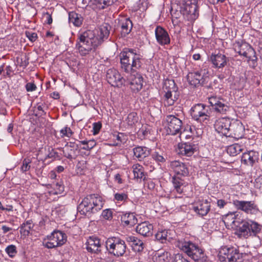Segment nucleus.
I'll return each instance as SVG.
<instances>
[{"label": "nucleus", "instance_id": "f8f14e48", "mask_svg": "<svg viewBox=\"0 0 262 262\" xmlns=\"http://www.w3.org/2000/svg\"><path fill=\"white\" fill-rule=\"evenodd\" d=\"M190 114L194 120L201 123H207L209 120L210 117L206 105L202 103L193 105L191 108Z\"/></svg>", "mask_w": 262, "mask_h": 262}, {"label": "nucleus", "instance_id": "680f3d73", "mask_svg": "<svg viewBox=\"0 0 262 262\" xmlns=\"http://www.w3.org/2000/svg\"><path fill=\"white\" fill-rule=\"evenodd\" d=\"M149 129L147 128L146 126H142L141 128L140 129V130L138 132V134L139 135H142V136L144 137L147 136V135L149 134Z\"/></svg>", "mask_w": 262, "mask_h": 262}, {"label": "nucleus", "instance_id": "e433bc0d", "mask_svg": "<svg viewBox=\"0 0 262 262\" xmlns=\"http://www.w3.org/2000/svg\"><path fill=\"white\" fill-rule=\"evenodd\" d=\"M69 18L70 23L73 24L75 27H80L82 24L83 17L75 12L69 13Z\"/></svg>", "mask_w": 262, "mask_h": 262}, {"label": "nucleus", "instance_id": "2eb2a0df", "mask_svg": "<svg viewBox=\"0 0 262 262\" xmlns=\"http://www.w3.org/2000/svg\"><path fill=\"white\" fill-rule=\"evenodd\" d=\"M106 77L107 82L114 87L121 88L125 82V79L119 72L114 68L107 71Z\"/></svg>", "mask_w": 262, "mask_h": 262}, {"label": "nucleus", "instance_id": "49530a36", "mask_svg": "<svg viewBox=\"0 0 262 262\" xmlns=\"http://www.w3.org/2000/svg\"><path fill=\"white\" fill-rule=\"evenodd\" d=\"M169 256L170 254L168 252H163L162 253L155 255L154 257V261L155 262H165L169 260Z\"/></svg>", "mask_w": 262, "mask_h": 262}, {"label": "nucleus", "instance_id": "774afa93", "mask_svg": "<svg viewBox=\"0 0 262 262\" xmlns=\"http://www.w3.org/2000/svg\"><path fill=\"white\" fill-rule=\"evenodd\" d=\"M113 137H114V139H116L117 140V141L116 142V145H118V144H120L121 142H122V141H121V137L119 135V134H114L113 135Z\"/></svg>", "mask_w": 262, "mask_h": 262}, {"label": "nucleus", "instance_id": "79ce46f5", "mask_svg": "<svg viewBox=\"0 0 262 262\" xmlns=\"http://www.w3.org/2000/svg\"><path fill=\"white\" fill-rule=\"evenodd\" d=\"M33 227V225L32 221L31 220L27 221L21 225L20 232L24 235H28L30 230Z\"/></svg>", "mask_w": 262, "mask_h": 262}, {"label": "nucleus", "instance_id": "37998d69", "mask_svg": "<svg viewBox=\"0 0 262 262\" xmlns=\"http://www.w3.org/2000/svg\"><path fill=\"white\" fill-rule=\"evenodd\" d=\"M128 196L127 192H116L114 194V201L116 203L124 204L127 202Z\"/></svg>", "mask_w": 262, "mask_h": 262}, {"label": "nucleus", "instance_id": "b1692460", "mask_svg": "<svg viewBox=\"0 0 262 262\" xmlns=\"http://www.w3.org/2000/svg\"><path fill=\"white\" fill-rule=\"evenodd\" d=\"M202 132L201 129H196L194 126H187L181 132L180 138L181 140L190 139L194 137H199Z\"/></svg>", "mask_w": 262, "mask_h": 262}, {"label": "nucleus", "instance_id": "13d9d810", "mask_svg": "<svg viewBox=\"0 0 262 262\" xmlns=\"http://www.w3.org/2000/svg\"><path fill=\"white\" fill-rule=\"evenodd\" d=\"M254 187L262 192V175L255 180Z\"/></svg>", "mask_w": 262, "mask_h": 262}, {"label": "nucleus", "instance_id": "ddd939ff", "mask_svg": "<svg viewBox=\"0 0 262 262\" xmlns=\"http://www.w3.org/2000/svg\"><path fill=\"white\" fill-rule=\"evenodd\" d=\"M208 71L206 69L189 72L187 75V81L189 85L197 87L203 85L207 77Z\"/></svg>", "mask_w": 262, "mask_h": 262}, {"label": "nucleus", "instance_id": "cd10ccee", "mask_svg": "<svg viewBox=\"0 0 262 262\" xmlns=\"http://www.w3.org/2000/svg\"><path fill=\"white\" fill-rule=\"evenodd\" d=\"M194 145L187 143H179L176 149L179 155L187 157L191 156L194 154Z\"/></svg>", "mask_w": 262, "mask_h": 262}, {"label": "nucleus", "instance_id": "c85d7f7f", "mask_svg": "<svg viewBox=\"0 0 262 262\" xmlns=\"http://www.w3.org/2000/svg\"><path fill=\"white\" fill-rule=\"evenodd\" d=\"M153 225L148 222H142L137 226L136 231L144 236H150L152 235Z\"/></svg>", "mask_w": 262, "mask_h": 262}, {"label": "nucleus", "instance_id": "58836bf2", "mask_svg": "<svg viewBox=\"0 0 262 262\" xmlns=\"http://www.w3.org/2000/svg\"><path fill=\"white\" fill-rule=\"evenodd\" d=\"M132 23L129 18H125L121 23V34L123 36L128 34L132 28Z\"/></svg>", "mask_w": 262, "mask_h": 262}, {"label": "nucleus", "instance_id": "4d7b16f0", "mask_svg": "<svg viewBox=\"0 0 262 262\" xmlns=\"http://www.w3.org/2000/svg\"><path fill=\"white\" fill-rule=\"evenodd\" d=\"M102 127V124L100 122H95L93 124V134L94 135H97Z\"/></svg>", "mask_w": 262, "mask_h": 262}, {"label": "nucleus", "instance_id": "e2e57ef3", "mask_svg": "<svg viewBox=\"0 0 262 262\" xmlns=\"http://www.w3.org/2000/svg\"><path fill=\"white\" fill-rule=\"evenodd\" d=\"M175 262H189L185 258H184L182 254H178L176 255L174 258Z\"/></svg>", "mask_w": 262, "mask_h": 262}, {"label": "nucleus", "instance_id": "7c9ffc66", "mask_svg": "<svg viewBox=\"0 0 262 262\" xmlns=\"http://www.w3.org/2000/svg\"><path fill=\"white\" fill-rule=\"evenodd\" d=\"M78 145H75L74 143L70 142L68 144L64 150H62L64 156L69 159H75L76 157V152Z\"/></svg>", "mask_w": 262, "mask_h": 262}, {"label": "nucleus", "instance_id": "052dcab7", "mask_svg": "<svg viewBox=\"0 0 262 262\" xmlns=\"http://www.w3.org/2000/svg\"><path fill=\"white\" fill-rule=\"evenodd\" d=\"M37 87L35 84L32 82H29L26 85V89L28 92H32L36 90Z\"/></svg>", "mask_w": 262, "mask_h": 262}, {"label": "nucleus", "instance_id": "4be33fe9", "mask_svg": "<svg viewBox=\"0 0 262 262\" xmlns=\"http://www.w3.org/2000/svg\"><path fill=\"white\" fill-rule=\"evenodd\" d=\"M155 36L157 42L161 46L168 45L170 38L168 32L162 27L158 26L155 29Z\"/></svg>", "mask_w": 262, "mask_h": 262}, {"label": "nucleus", "instance_id": "9d476101", "mask_svg": "<svg viewBox=\"0 0 262 262\" xmlns=\"http://www.w3.org/2000/svg\"><path fill=\"white\" fill-rule=\"evenodd\" d=\"M67 241V236L64 232L54 230L43 240V245L48 249H52L62 246Z\"/></svg>", "mask_w": 262, "mask_h": 262}, {"label": "nucleus", "instance_id": "a211bd4d", "mask_svg": "<svg viewBox=\"0 0 262 262\" xmlns=\"http://www.w3.org/2000/svg\"><path fill=\"white\" fill-rule=\"evenodd\" d=\"M170 169L177 177H186L189 174L187 165L179 160L171 161L170 163Z\"/></svg>", "mask_w": 262, "mask_h": 262}, {"label": "nucleus", "instance_id": "a878e982", "mask_svg": "<svg viewBox=\"0 0 262 262\" xmlns=\"http://www.w3.org/2000/svg\"><path fill=\"white\" fill-rule=\"evenodd\" d=\"M129 81L130 88L134 93H137L142 89L143 78L140 74L131 75Z\"/></svg>", "mask_w": 262, "mask_h": 262}, {"label": "nucleus", "instance_id": "f3484780", "mask_svg": "<svg viewBox=\"0 0 262 262\" xmlns=\"http://www.w3.org/2000/svg\"><path fill=\"white\" fill-rule=\"evenodd\" d=\"M210 202L207 199L199 198L193 204V210L201 216L206 215L210 210Z\"/></svg>", "mask_w": 262, "mask_h": 262}, {"label": "nucleus", "instance_id": "bf43d9fd", "mask_svg": "<svg viewBox=\"0 0 262 262\" xmlns=\"http://www.w3.org/2000/svg\"><path fill=\"white\" fill-rule=\"evenodd\" d=\"M208 101L213 108L219 102H221V100H220L216 97L212 96L208 98Z\"/></svg>", "mask_w": 262, "mask_h": 262}, {"label": "nucleus", "instance_id": "a19ab883", "mask_svg": "<svg viewBox=\"0 0 262 262\" xmlns=\"http://www.w3.org/2000/svg\"><path fill=\"white\" fill-rule=\"evenodd\" d=\"M64 190V186L63 183L62 181H59L57 182L55 184L53 185L52 189L49 190L48 193L50 195H57L62 193Z\"/></svg>", "mask_w": 262, "mask_h": 262}, {"label": "nucleus", "instance_id": "5701e85b", "mask_svg": "<svg viewBox=\"0 0 262 262\" xmlns=\"http://www.w3.org/2000/svg\"><path fill=\"white\" fill-rule=\"evenodd\" d=\"M118 1V0H89L88 6L97 12L106 8Z\"/></svg>", "mask_w": 262, "mask_h": 262}, {"label": "nucleus", "instance_id": "8fccbe9b", "mask_svg": "<svg viewBox=\"0 0 262 262\" xmlns=\"http://www.w3.org/2000/svg\"><path fill=\"white\" fill-rule=\"evenodd\" d=\"M60 136L62 138H64L66 137L70 138L72 136L73 132L72 131L70 127L65 126L60 130Z\"/></svg>", "mask_w": 262, "mask_h": 262}, {"label": "nucleus", "instance_id": "6e6d98bb", "mask_svg": "<svg viewBox=\"0 0 262 262\" xmlns=\"http://www.w3.org/2000/svg\"><path fill=\"white\" fill-rule=\"evenodd\" d=\"M26 37L31 42H34L37 38V34L35 32L27 31L25 32Z\"/></svg>", "mask_w": 262, "mask_h": 262}, {"label": "nucleus", "instance_id": "6e6552de", "mask_svg": "<svg viewBox=\"0 0 262 262\" xmlns=\"http://www.w3.org/2000/svg\"><path fill=\"white\" fill-rule=\"evenodd\" d=\"M180 12L188 21H194L199 15L198 0H180Z\"/></svg>", "mask_w": 262, "mask_h": 262}, {"label": "nucleus", "instance_id": "72a5a7b5", "mask_svg": "<svg viewBox=\"0 0 262 262\" xmlns=\"http://www.w3.org/2000/svg\"><path fill=\"white\" fill-rule=\"evenodd\" d=\"M180 177L173 176L172 178V182L174 187L173 192L176 191L179 194L183 193L184 185V181Z\"/></svg>", "mask_w": 262, "mask_h": 262}, {"label": "nucleus", "instance_id": "39448f33", "mask_svg": "<svg viewBox=\"0 0 262 262\" xmlns=\"http://www.w3.org/2000/svg\"><path fill=\"white\" fill-rule=\"evenodd\" d=\"M233 48L236 53L247 58L251 68L254 69L257 67L258 58L256 52L249 44L238 41L234 43Z\"/></svg>", "mask_w": 262, "mask_h": 262}, {"label": "nucleus", "instance_id": "4c0bfd02", "mask_svg": "<svg viewBox=\"0 0 262 262\" xmlns=\"http://www.w3.org/2000/svg\"><path fill=\"white\" fill-rule=\"evenodd\" d=\"M244 148L243 145L235 143L228 146L227 152L231 156H235L240 154Z\"/></svg>", "mask_w": 262, "mask_h": 262}, {"label": "nucleus", "instance_id": "9b49d317", "mask_svg": "<svg viewBox=\"0 0 262 262\" xmlns=\"http://www.w3.org/2000/svg\"><path fill=\"white\" fill-rule=\"evenodd\" d=\"M235 208L250 215H256L260 212L258 205L254 201L234 200L233 203Z\"/></svg>", "mask_w": 262, "mask_h": 262}, {"label": "nucleus", "instance_id": "412c9836", "mask_svg": "<svg viewBox=\"0 0 262 262\" xmlns=\"http://www.w3.org/2000/svg\"><path fill=\"white\" fill-rule=\"evenodd\" d=\"M232 120L227 117L219 118L214 124V128L216 131L226 136L229 132V130Z\"/></svg>", "mask_w": 262, "mask_h": 262}, {"label": "nucleus", "instance_id": "0e129e2a", "mask_svg": "<svg viewBox=\"0 0 262 262\" xmlns=\"http://www.w3.org/2000/svg\"><path fill=\"white\" fill-rule=\"evenodd\" d=\"M44 16L46 17L45 23L50 25L53 22L52 17L51 14L49 12H47L43 14Z\"/></svg>", "mask_w": 262, "mask_h": 262}, {"label": "nucleus", "instance_id": "864d4df0", "mask_svg": "<svg viewBox=\"0 0 262 262\" xmlns=\"http://www.w3.org/2000/svg\"><path fill=\"white\" fill-rule=\"evenodd\" d=\"M152 157L154 159V160H155L158 162L163 163L165 161V159L164 158V157L162 155L160 154L159 152L156 151L154 152L152 154Z\"/></svg>", "mask_w": 262, "mask_h": 262}, {"label": "nucleus", "instance_id": "5fc2aeb1", "mask_svg": "<svg viewBox=\"0 0 262 262\" xmlns=\"http://www.w3.org/2000/svg\"><path fill=\"white\" fill-rule=\"evenodd\" d=\"M31 161L29 159H25L23 162V164L21 166V170L23 172H26L29 170L30 168V163Z\"/></svg>", "mask_w": 262, "mask_h": 262}, {"label": "nucleus", "instance_id": "09e8293b", "mask_svg": "<svg viewBox=\"0 0 262 262\" xmlns=\"http://www.w3.org/2000/svg\"><path fill=\"white\" fill-rule=\"evenodd\" d=\"M213 109L217 112L224 114L228 110V107L227 105H225L224 103L221 101L213 108Z\"/></svg>", "mask_w": 262, "mask_h": 262}, {"label": "nucleus", "instance_id": "69168bd1", "mask_svg": "<svg viewBox=\"0 0 262 262\" xmlns=\"http://www.w3.org/2000/svg\"><path fill=\"white\" fill-rule=\"evenodd\" d=\"M1 229L3 231V233L4 234H6V233L11 231L12 230V228L7 225H2L1 226Z\"/></svg>", "mask_w": 262, "mask_h": 262}, {"label": "nucleus", "instance_id": "3c124183", "mask_svg": "<svg viewBox=\"0 0 262 262\" xmlns=\"http://www.w3.org/2000/svg\"><path fill=\"white\" fill-rule=\"evenodd\" d=\"M5 251L10 257H13L17 253L16 247L13 245H9L6 247Z\"/></svg>", "mask_w": 262, "mask_h": 262}, {"label": "nucleus", "instance_id": "0eeeda50", "mask_svg": "<svg viewBox=\"0 0 262 262\" xmlns=\"http://www.w3.org/2000/svg\"><path fill=\"white\" fill-rule=\"evenodd\" d=\"M261 228L262 226L253 220H242L238 228H237V235L244 238L256 236L260 233Z\"/></svg>", "mask_w": 262, "mask_h": 262}, {"label": "nucleus", "instance_id": "603ef678", "mask_svg": "<svg viewBox=\"0 0 262 262\" xmlns=\"http://www.w3.org/2000/svg\"><path fill=\"white\" fill-rule=\"evenodd\" d=\"M101 215L103 219L110 220L113 218V211L110 209L104 210Z\"/></svg>", "mask_w": 262, "mask_h": 262}, {"label": "nucleus", "instance_id": "1a4fd4ad", "mask_svg": "<svg viewBox=\"0 0 262 262\" xmlns=\"http://www.w3.org/2000/svg\"><path fill=\"white\" fill-rule=\"evenodd\" d=\"M105 246L108 252L117 257L124 256L127 250L125 242L119 237L108 238Z\"/></svg>", "mask_w": 262, "mask_h": 262}, {"label": "nucleus", "instance_id": "bb28decb", "mask_svg": "<svg viewBox=\"0 0 262 262\" xmlns=\"http://www.w3.org/2000/svg\"><path fill=\"white\" fill-rule=\"evenodd\" d=\"M258 152L254 150H250L243 154L241 161L242 163L246 165L252 166L258 161Z\"/></svg>", "mask_w": 262, "mask_h": 262}, {"label": "nucleus", "instance_id": "473e14b6", "mask_svg": "<svg viewBox=\"0 0 262 262\" xmlns=\"http://www.w3.org/2000/svg\"><path fill=\"white\" fill-rule=\"evenodd\" d=\"M133 152L134 156L141 161L150 154V150L146 147L137 146L133 149Z\"/></svg>", "mask_w": 262, "mask_h": 262}, {"label": "nucleus", "instance_id": "dca6fc26", "mask_svg": "<svg viewBox=\"0 0 262 262\" xmlns=\"http://www.w3.org/2000/svg\"><path fill=\"white\" fill-rule=\"evenodd\" d=\"M240 217L239 213L237 212H230L223 216V221L226 228L235 230L237 234V228L242 221Z\"/></svg>", "mask_w": 262, "mask_h": 262}, {"label": "nucleus", "instance_id": "c9c22d12", "mask_svg": "<svg viewBox=\"0 0 262 262\" xmlns=\"http://www.w3.org/2000/svg\"><path fill=\"white\" fill-rule=\"evenodd\" d=\"M121 222L126 225L133 226L137 223V219L134 213H128L121 216Z\"/></svg>", "mask_w": 262, "mask_h": 262}, {"label": "nucleus", "instance_id": "393cba45", "mask_svg": "<svg viewBox=\"0 0 262 262\" xmlns=\"http://www.w3.org/2000/svg\"><path fill=\"white\" fill-rule=\"evenodd\" d=\"M101 244L100 239L95 236H90L86 243V250L91 253H97L101 251Z\"/></svg>", "mask_w": 262, "mask_h": 262}, {"label": "nucleus", "instance_id": "ea45409f", "mask_svg": "<svg viewBox=\"0 0 262 262\" xmlns=\"http://www.w3.org/2000/svg\"><path fill=\"white\" fill-rule=\"evenodd\" d=\"M135 178L137 179H144L145 173L143 167L139 164H135L132 167Z\"/></svg>", "mask_w": 262, "mask_h": 262}, {"label": "nucleus", "instance_id": "f704fd0d", "mask_svg": "<svg viewBox=\"0 0 262 262\" xmlns=\"http://www.w3.org/2000/svg\"><path fill=\"white\" fill-rule=\"evenodd\" d=\"M127 241L131 243V246L135 251L140 252L143 249V242L135 236H129Z\"/></svg>", "mask_w": 262, "mask_h": 262}, {"label": "nucleus", "instance_id": "c03bdc74", "mask_svg": "<svg viewBox=\"0 0 262 262\" xmlns=\"http://www.w3.org/2000/svg\"><path fill=\"white\" fill-rule=\"evenodd\" d=\"M126 121L127 124L129 126H133L135 125L138 122V116L136 113L132 112L129 113L126 119Z\"/></svg>", "mask_w": 262, "mask_h": 262}, {"label": "nucleus", "instance_id": "338daca9", "mask_svg": "<svg viewBox=\"0 0 262 262\" xmlns=\"http://www.w3.org/2000/svg\"><path fill=\"white\" fill-rule=\"evenodd\" d=\"M227 204V202L223 199H220L217 201V205L220 208H223Z\"/></svg>", "mask_w": 262, "mask_h": 262}, {"label": "nucleus", "instance_id": "aec40b11", "mask_svg": "<svg viewBox=\"0 0 262 262\" xmlns=\"http://www.w3.org/2000/svg\"><path fill=\"white\" fill-rule=\"evenodd\" d=\"M167 123V132L169 134L176 135L180 130L182 122V121L173 115H169L166 117Z\"/></svg>", "mask_w": 262, "mask_h": 262}, {"label": "nucleus", "instance_id": "20e7f679", "mask_svg": "<svg viewBox=\"0 0 262 262\" xmlns=\"http://www.w3.org/2000/svg\"><path fill=\"white\" fill-rule=\"evenodd\" d=\"M177 246L195 262H205L207 257L203 249L190 241H178Z\"/></svg>", "mask_w": 262, "mask_h": 262}, {"label": "nucleus", "instance_id": "f257e3e1", "mask_svg": "<svg viewBox=\"0 0 262 262\" xmlns=\"http://www.w3.org/2000/svg\"><path fill=\"white\" fill-rule=\"evenodd\" d=\"M110 26L105 24L99 29L88 30L77 34L76 49L80 55L85 56L94 53L110 35Z\"/></svg>", "mask_w": 262, "mask_h": 262}, {"label": "nucleus", "instance_id": "4468645a", "mask_svg": "<svg viewBox=\"0 0 262 262\" xmlns=\"http://www.w3.org/2000/svg\"><path fill=\"white\" fill-rule=\"evenodd\" d=\"M239 256V254L236 249L226 246L222 247L218 254L221 262H236Z\"/></svg>", "mask_w": 262, "mask_h": 262}, {"label": "nucleus", "instance_id": "6ab92c4d", "mask_svg": "<svg viewBox=\"0 0 262 262\" xmlns=\"http://www.w3.org/2000/svg\"><path fill=\"white\" fill-rule=\"evenodd\" d=\"M229 131V132L228 134H227L226 137L238 139L244 136L245 128L241 121L233 120Z\"/></svg>", "mask_w": 262, "mask_h": 262}, {"label": "nucleus", "instance_id": "c756f323", "mask_svg": "<svg viewBox=\"0 0 262 262\" xmlns=\"http://www.w3.org/2000/svg\"><path fill=\"white\" fill-rule=\"evenodd\" d=\"M210 59L213 67L216 68H222L227 64L226 56L220 53L212 54Z\"/></svg>", "mask_w": 262, "mask_h": 262}, {"label": "nucleus", "instance_id": "f03ea898", "mask_svg": "<svg viewBox=\"0 0 262 262\" xmlns=\"http://www.w3.org/2000/svg\"><path fill=\"white\" fill-rule=\"evenodd\" d=\"M121 68L126 72L139 69L142 66V56L136 50L125 48L120 53Z\"/></svg>", "mask_w": 262, "mask_h": 262}, {"label": "nucleus", "instance_id": "a18cd8bd", "mask_svg": "<svg viewBox=\"0 0 262 262\" xmlns=\"http://www.w3.org/2000/svg\"><path fill=\"white\" fill-rule=\"evenodd\" d=\"M79 142L84 145L82 148L86 150H90L96 145V142L94 140L80 141Z\"/></svg>", "mask_w": 262, "mask_h": 262}, {"label": "nucleus", "instance_id": "7ed1b4c3", "mask_svg": "<svg viewBox=\"0 0 262 262\" xmlns=\"http://www.w3.org/2000/svg\"><path fill=\"white\" fill-rule=\"evenodd\" d=\"M104 201L97 194H90L84 197L78 206V210L81 214L91 215L95 213L103 207Z\"/></svg>", "mask_w": 262, "mask_h": 262}, {"label": "nucleus", "instance_id": "423d86ee", "mask_svg": "<svg viewBox=\"0 0 262 262\" xmlns=\"http://www.w3.org/2000/svg\"><path fill=\"white\" fill-rule=\"evenodd\" d=\"M163 90V100L165 105L167 106L173 105L180 96L178 88L174 81L173 79H166L164 81Z\"/></svg>", "mask_w": 262, "mask_h": 262}, {"label": "nucleus", "instance_id": "2f4dec72", "mask_svg": "<svg viewBox=\"0 0 262 262\" xmlns=\"http://www.w3.org/2000/svg\"><path fill=\"white\" fill-rule=\"evenodd\" d=\"M156 239L161 243H165L167 241L170 242L172 237L170 236V231L166 229H159L155 234Z\"/></svg>", "mask_w": 262, "mask_h": 262}, {"label": "nucleus", "instance_id": "de8ad7c7", "mask_svg": "<svg viewBox=\"0 0 262 262\" xmlns=\"http://www.w3.org/2000/svg\"><path fill=\"white\" fill-rule=\"evenodd\" d=\"M47 157L48 158L53 159L54 160H59L61 159L62 154L58 152L54 149H51V150H49Z\"/></svg>", "mask_w": 262, "mask_h": 262}]
</instances>
